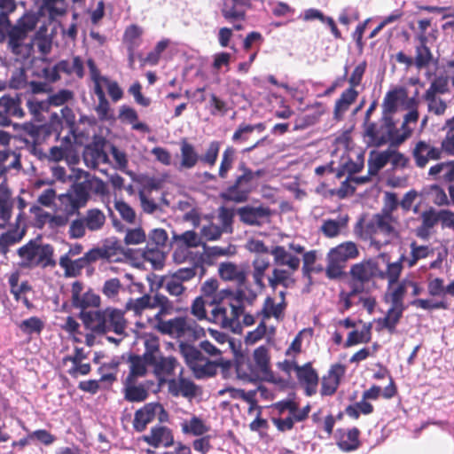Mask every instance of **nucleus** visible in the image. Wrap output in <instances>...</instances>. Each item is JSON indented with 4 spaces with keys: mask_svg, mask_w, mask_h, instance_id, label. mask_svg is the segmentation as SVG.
<instances>
[{
    "mask_svg": "<svg viewBox=\"0 0 454 454\" xmlns=\"http://www.w3.org/2000/svg\"><path fill=\"white\" fill-rule=\"evenodd\" d=\"M54 249L50 244H43L40 239H31L17 250L21 258L20 265L23 268H47L56 265L53 259Z\"/></svg>",
    "mask_w": 454,
    "mask_h": 454,
    "instance_id": "obj_8",
    "label": "nucleus"
},
{
    "mask_svg": "<svg viewBox=\"0 0 454 454\" xmlns=\"http://www.w3.org/2000/svg\"><path fill=\"white\" fill-rule=\"evenodd\" d=\"M390 148L381 152H372L368 159V174L376 176L390 160Z\"/></svg>",
    "mask_w": 454,
    "mask_h": 454,
    "instance_id": "obj_39",
    "label": "nucleus"
},
{
    "mask_svg": "<svg viewBox=\"0 0 454 454\" xmlns=\"http://www.w3.org/2000/svg\"><path fill=\"white\" fill-rule=\"evenodd\" d=\"M399 222L389 210H381L373 215L369 220H360L355 226L354 231L360 239L370 240L378 249L382 244H388L398 237Z\"/></svg>",
    "mask_w": 454,
    "mask_h": 454,
    "instance_id": "obj_2",
    "label": "nucleus"
},
{
    "mask_svg": "<svg viewBox=\"0 0 454 454\" xmlns=\"http://www.w3.org/2000/svg\"><path fill=\"white\" fill-rule=\"evenodd\" d=\"M370 326H364L361 332L352 331L348 335L345 347H351L358 343H367L370 340Z\"/></svg>",
    "mask_w": 454,
    "mask_h": 454,
    "instance_id": "obj_63",
    "label": "nucleus"
},
{
    "mask_svg": "<svg viewBox=\"0 0 454 454\" xmlns=\"http://www.w3.org/2000/svg\"><path fill=\"white\" fill-rule=\"evenodd\" d=\"M83 160L90 168H97L101 163L108 161V156L104 149L98 145H90L84 148Z\"/></svg>",
    "mask_w": 454,
    "mask_h": 454,
    "instance_id": "obj_34",
    "label": "nucleus"
},
{
    "mask_svg": "<svg viewBox=\"0 0 454 454\" xmlns=\"http://www.w3.org/2000/svg\"><path fill=\"white\" fill-rule=\"evenodd\" d=\"M19 280L20 273L18 271L12 272L8 278L10 291L16 301L20 300V295L31 289L27 282L19 284Z\"/></svg>",
    "mask_w": 454,
    "mask_h": 454,
    "instance_id": "obj_58",
    "label": "nucleus"
},
{
    "mask_svg": "<svg viewBox=\"0 0 454 454\" xmlns=\"http://www.w3.org/2000/svg\"><path fill=\"white\" fill-rule=\"evenodd\" d=\"M358 91L353 88H348L340 94L336 100L333 108V118L336 121H341L350 106L356 100Z\"/></svg>",
    "mask_w": 454,
    "mask_h": 454,
    "instance_id": "obj_33",
    "label": "nucleus"
},
{
    "mask_svg": "<svg viewBox=\"0 0 454 454\" xmlns=\"http://www.w3.org/2000/svg\"><path fill=\"white\" fill-rule=\"evenodd\" d=\"M399 93H401L403 96H406V92L403 89H400L399 90L389 91L387 93L382 103L383 116L392 117V114L396 111L397 103L399 100Z\"/></svg>",
    "mask_w": 454,
    "mask_h": 454,
    "instance_id": "obj_50",
    "label": "nucleus"
},
{
    "mask_svg": "<svg viewBox=\"0 0 454 454\" xmlns=\"http://www.w3.org/2000/svg\"><path fill=\"white\" fill-rule=\"evenodd\" d=\"M16 9L15 0H0V32L10 27L9 15Z\"/></svg>",
    "mask_w": 454,
    "mask_h": 454,
    "instance_id": "obj_57",
    "label": "nucleus"
},
{
    "mask_svg": "<svg viewBox=\"0 0 454 454\" xmlns=\"http://www.w3.org/2000/svg\"><path fill=\"white\" fill-rule=\"evenodd\" d=\"M270 263L268 258L256 257L252 262V277L256 287L262 291L265 289L264 278L266 270L269 269Z\"/></svg>",
    "mask_w": 454,
    "mask_h": 454,
    "instance_id": "obj_40",
    "label": "nucleus"
},
{
    "mask_svg": "<svg viewBox=\"0 0 454 454\" xmlns=\"http://www.w3.org/2000/svg\"><path fill=\"white\" fill-rule=\"evenodd\" d=\"M80 318L86 328L97 333L114 332L121 335L126 329L123 312L116 309L81 311Z\"/></svg>",
    "mask_w": 454,
    "mask_h": 454,
    "instance_id": "obj_5",
    "label": "nucleus"
},
{
    "mask_svg": "<svg viewBox=\"0 0 454 454\" xmlns=\"http://www.w3.org/2000/svg\"><path fill=\"white\" fill-rule=\"evenodd\" d=\"M104 259L112 260L121 251V244L115 239H106L101 246L98 247Z\"/></svg>",
    "mask_w": 454,
    "mask_h": 454,
    "instance_id": "obj_61",
    "label": "nucleus"
},
{
    "mask_svg": "<svg viewBox=\"0 0 454 454\" xmlns=\"http://www.w3.org/2000/svg\"><path fill=\"white\" fill-rule=\"evenodd\" d=\"M146 365L148 363L145 358V354L142 356H131L129 358V373L125 380H137V377L145 376L147 372Z\"/></svg>",
    "mask_w": 454,
    "mask_h": 454,
    "instance_id": "obj_47",
    "label": "nucleus"
},
{
    "mask_svg": "<svg viewBox=\"0 0 454 454\" xmlns=\"http://www.w3.org/2000/svg\"><path fill=\"white\" fill-rule=\"evenodd\" d=\"M358 254L356 244L352 241H346L330 249L327 260L333 263H344L348 260L356 258Z\"/></svg>",
    "mask_w": 454,
    "mask_h": 454,
    "instance_id": "obj_27",
    "label": "nucleus"
},
{
    "mask_svg": "<svg viewBox=\"0 0 454 454\" xmlns=\"http://www.w3.org/2000/svg\"><path fill=\"white\" fill-rule=\"evenodd\" d=\"M60 73L78 79L84 77V62L79 56H74L68 59H62L53 67L42 69L41 76L49 82H54L60 79Z\"/></svg>",
    "mask_w": 454,
    "mask_h": 454,
    "instance_id": "obj_12",
    "label": "nucleus"
},
{
    "mask_svg": "<svg viewBox=\"0 0 454 454\" xmlns=\"http://www.w3.org/2000/svg\"><path fill=\"white\" fill-rule=\"evenodd\" d=\"M114 207L126 223L130 224L136 223V212L128 203L123 200H119L115 202Z\"/></svg>",
    "mask_w": 454,
    "mask_h": 454,
    "instance_id": "obj_64",
    "label": "nucleus"
},
{
    "mask_svg": "<svg viewBox=\"0 0 454 454\" xmlns=\"http://www.w3.org/2000/svg\"><path fill=\"white\" fill-rule=\"evenodd\" d=\"M200 348L201 350L192 345L181 341L179 352L197 379L212 377L215 375L219 364L216 361H211L207 358L202 354V351L215 358L221 356V351L208 340L201 341Z\"/></svg>",
    "mask_w": 454,
    "mask_h": 454,
    "instance_id": "obj_3",
    "label": "nucleus"
},
{
    "mask_svg": "<svg viewBox=\"0 0 454 454\" xmlns=\"http://www.w3.org/2000/svg\"><path fill=\"white\" fill-rule=\"evenodd\" d=\"M141 440L153 448L170 447L174 444L172 430L166 426L153 427L148 434H144Z\"/></svg>",
    "mask_w": 454,
    "mask_h": 454,
    "instance_id": "obj_21",
    "label": "nucleus"
},
{
    "mask_svg": "<svg viewBox=\"0 0 454 454\" xmlns=\"http://www.w3.org/2000/svg\"><path fill=\"white\" fill-rule=\"evenodd\" d=\"M360 431L356 427L351 429H337L335 436L337 438V446L344 452H351L357 450L360 446Z\"/></svg>",
    "mask_w": 454,
    "mask_h": 454,
    "instance_id": "obj_30",
    "label": "nucleus"
},
{
    "mask_svg": "<svg viewBox=\"0 0 454 454\" xmlns=\"http://www.w3.org/2000/svg\"><path fill=\"white\" fill-rule=\"evenodd\" d=\"M238 174L234 181L220 192V198L224 201L244 203L249 199L251 192L257 186V180L263 175L262 169L254 171L245 162L238 166Z\"/></svg>",
    "mask_w": 454,
    "mask_h": 454,
    "instance_id": "obj_6",
    "label": "nucleus"
},
{
    "mask_svg": "<svg viewBox=\"0 0 454 454\" xmlns=\"http://www.w3.org/2000/svg\"><path fill=\"white\" fill-rule=\"evenodd\" d=\"M236 372L239 379L247 381H255L261 377L250 359L246 357L237 360Z\"/></svg>",
    "mask_w": 454,
    "mask_h": 454,
    "instance_id": "obj_43",
    "label": "nucleus"
},
{
    "mask_svg": "<svg viewBox=\"0 0 454 454\" xmlns=\"http://www.w3.org/2000/svg\"><path fill=\"white\" fill-rule=\"evenodd\" d=\"M348 216L339 215L336 219H328L323 222L321 231L327 238H334L347 228Z\"/></svg>",
    "mask_w": 454,
    "mask_h": 454,
    "instance_id": "obj_38",
    "label": "nucleus"
},
{
    "mask_svg": "<svg viewBox=\"0 0 454 454\" xmlns=\"http://www.w3.org/2000/svg\"><path fill=\"white\" fill-rule=\"evenodd\" d=\"M180 160L174 161L173 167L178 171L193 168L200 162V154L194 145L188 142L186 138L181 139Z\"/></svg>",
    "mask_w": 454,
    "mask_h": 454,
    "instance_id": "obj_20",
    "label": "nucleus"
},
{
    "mask_svg": "<svg viewBox=\"0 0 454 454\" xmlns=\"http://www.w3.org/2000/svg\"><path fill=\"white\" fill-rule=\"evenodd\" d=\"M257 293L249 286L238 287L235 291L223 289L208 301L211 308L207 319L223 329L240 333L239 317L245 304L253 305Z\"/></svg>",
    "mask_w": 454,
    "mask_h": 454,
    "instance_id": "obj_1",
    "label": "nucleus"
},
{
    "mask_svg": "<svg viewBox=\"0 0 454 454\" xmlns=\"http://www.w3.org/2000/svg\"><path fill=\"white\" fill-rule=\"evenodd\" d=\"M270 254L273 256L276 266H286L291 270H297L300 268L301 259L298 255L288 251L284 246L273 247Z\"/></svg>",
    "mask_w": 454,
    "mask_h": 454,
    "instance_id": "obj_29",
    "label": "nucleus"
},
{
    "mask_svg": "<svg viewBox=\"0 0 454 454\" xmlns=\"http://www.w3.org/2000/svg\"><path fill=\"white\" fill-rule=\"evenodd\" d=\"M11 139V134L0 129V160H12L15 156H20V153L10 148Z\"/></svg>",
    "mask_w": 454,
    "mask_h": 454,
    "instance_id": "obj_59",
    "label": "nucleus"
},
{
    "mask_svg": "<svg viewBox=\"0 0 454 454\" xmlns=\"http://www.w3.org/2000/svg\"><path fill=\"white\" fill-rule=\"evenodd\" d=\"M157 413L168 416L167 411L159 403H148L137 410L132 421L134 430L138 433L144 432L147 426L155 419Z\"/></svg>",
    "mask_w": 454,
    "mask_h": 454,
    "instance_id": "obj_17",
    "label": "nucleus"
},
{
    "mask_svg": "<svg viewBox=\"0 0 454 454\" xmlns=\"http://www.w3.org/2000/svg\"><path fill=\"white\" fill-rule=\"evenodd\" d=\"M254 367L262 376H267L270 372L269 350L265 346H260L254 349L253 354Z\"/></svg>",
    "mask_w": 454,
    "mask_h": 454,
    "instance_id": "obj_41",
    "label": "nucleus"
},
{
    "mask_svg": "<svg viewBox=\"0 0 454 454\" xmlns=\"http://www.w3.org/2000/svg\"><path fill=\"white\" fill-rule=\"evenodd\" d=\"M13 200L10 189L0 192V219L6 223L12 216Z\"/></svg>",
    "mask_w": 454,
    "mask_h": 454,
    "instance_id": "obj_56",
    "label": "nucleus"
},
{
    "mask_svg": "<svg viewBox=\"0 0 454 454\" xmlns=\"http://www.w3.org/2000/svg\"><path fill=\"white\" fill-rule=\"evenodd\" d=\"M204 274V267L200 262H193L191 267H184L178 269L172 275L176 279L180 281H188L192 279L196 275H200V277Z\"/></svg>",
    "mask_w": 454,
    "mask_h": 454,
    "instance_id": "obj_48",
    "label": "nucleus"
},
{
    "mask_svg": "<svg viewBox=\"0 0 454 454\" xmlns=\"http://www.w3.org/2000/svg\"><path fill=\"white\" fill-rule=\"evenodd\" d=\"M364 134L368 137V144L380 147L387 143L399 145L410 137V131L401 132L395 126L393 117L381 115L378 122H372L364 127Z\"/></svg>",
    "mask_w": 454,
    "mask_h": 454,
    "instance_id": "obj_7",
    "label": "nucleus"
},
{
    "mask_svg": "<svg viewBox=\"0 0 454 454\" xmlns=\"http://www.w3.org/2000/svg\"><path fill=\"white\" fill-rule=\"evenodd\" d=\"M86 179L73 185L71 192L59 195V211L68 216L80 215V209L86 206L90 199V192L94 189L96 192H101L104 189L102 180L92 177L89 173L85 174Z\"/></svg>",
    "mask_w": 454,
    "mask_h": 454,
    "instance_id": "obj_4",
    "label": "nucleus"
},
{
    "mask_svg": "<svg viewBox=\"0 0 454 454\" xmlns=\"http://www.w3.org/2000/svg\"><path fill=\"white\" fill-rule=\"evenodd\" d=\"M237 151L233 146H227L221 156L220 166L218 168V176L221 179H227L230 171L233 168L236 160Z\"/></svg>",
    "mask_w": 454,
    "mask_h": 454,
    "instance_id": "obj_44",
    "label": "nucleus"
},
{
    "mask_svg": "<svg viewBox=\"0 0 454 454\" xmlns=\"http://www.w3.org/2000/svg\"><path fill=\"white\" fill-rule=\"evenodd\" d=\"M222 143L218 140H212L207 145L203 154L200 155V162L213 167L215 165L219 156Z\"/></svg>",
    "mask_w": 454,
    "mask_h": 454,
    "instance_id": "obj_52",
    "label": "nucleus"
},
{
    "mask_svg": "<svg viewBox=\"0 0 454 454\" xmlns=\"http://www.w3.org/2000/svg\"><path fill=\"white\" fill-rule=\"evenodd\" d=\"M73 306L77 309H81L82 311H86L88 308H97L100 305V297L96 294L93 291L88 290L83 293L77 300L73 303Z\"/></svg>",
    "mask_w": 454,
    "mask_h": 454,
    "instance_id": "obj_53",
    "label": "nucleus"
},
{
    "mask_svg": "<svg viewBox=\"0 0 454 454\" xmlns=\"http://www.w3.org/2000/svg\"><path fill=\"white\" fill-rule=\"evenodd\" d=\"M0 108L10 117L22 118L25 115V112L21 107V99L17 95L12 97L10 95H4L0 98Z\"/></svg>",
    "mask_w": 454,
    "mask_h": 454,
    "instance_id": "obj_36",
    "label": "nucleus"
},
{
    "mask_svg": "<svg viewBox=\"0 0 454 454\" xmlns=\"http://www.w3.org/2000/svg\"><path fill=\"white\" fill-rule=\"evenodd\" d=\"M372 411L373 406L364 399L360 402L356 403L355 404L348 405L345 409V413L355 419H357L359 418L360 413L368 415L371 414Z\"/></svg>",
    "mask_w": 454,
    "mask_h": 454,
    "instance_id": "obj_60",
    "label": "nucleus"
},
{
    "mask_svg": "<svg viewBox=\"0 0 454 454\" xmlns=\"http://www.w3.org/2000/svg\"><path fill=\"white\" fill-rule=\"evenodd\" d=\"M420 43L416 46V56L413 59V65L418 69L427 67L432 60V53L430 49L426 45L427 38L422 35L419 37Z\"/></svg>",
    "mask_w": 454,
    "mask_h": 454,
    "instance_id": "obj_45",
    "label": "nucleus"
},
{
    "mask_svg": "<svg viewBox=\"0 0 454 454\" xmlns=\"http://www.w3.org/2000/svg\"><path fill=\"white\" fill-rule=\"evenodd\" d=\"M350 280L348 286L350 288L357 286L359 292L364 293V285L373 278L382 277L381 270L375 261L368 260L354 264L350 268Z\"/></svg>",
    "mask_w": 454,
    "mask_h": 454,
    "instance_id": "obj_14",
    "label": "nucleus"
},
{
    "mask_svg": "<svg viewBox=\"0 0 454 454\" xmlns=\"http://www.w3.org/2000/svg\"><path fill=\"white\" fill-rule=\"evenodd\" d=\"M145 358L148 365L153 368V373L162 382L168 376L175 374V371L181 368L178 361L174 356H163L159 349L158 340L155 339L145 340Z\"/></svg>",
    "mask_w": 454,
    "mask_h": 454,
    "instance_id": "obj_10",
    "label": "nucleus"
},
{
    "mask_svg": "<svg viewBox=\"0 0 454 454\" xmlns=\"http://www.w3.org/2000/svg\"><path fill=\"white\" fill-rule=\"evenodd\" d=\"M121 293H125V288L117 278L106 280L102 286V294L113 301H117Z\"/></svg>",
    "mask_w": 454,
    "mask_h": 454,
    "instance_id": "obj_49",
    "label": "nucleus"
},
{
    "mask_svg": "<svg viewBox=\"0 0 454 454\" xmlns=\"http://www.w3.org/2000/svg\"><path fill=\"white\" fill-rule=\"evenodd\" d=\"M209 430V427L203 420L193 416L189 422L182 423V431L184 434H191L196 436L202 435Z\"/></svg>",
    "mask_w": 454,
    "mask_h": 454,
    "instance_id": "obj_55",
    "label": "nucleus"
},
{
    "mask_svg": "<svg viewBox=\"0 0 454 454\" xmlns=\"http://www.w3.org/2000/svg\"><path fill=\"white\" fill-rule=\"evenodd\" d=\"M404 309L405 308H398L391 304V307L387 311L385 317L380 319L379 322L381 324L382 327L387 329L390 333H393L402 317Z\"/></svg>",
    "mask_w": 454,
    "mask_h": 454,
    "instance_id": "obj_51",
    "label": "nucleus"
},
{
    "mask_svg": "<svg viewBox=\"0 0 454 454\" xmlns=\"http://www.w3.org/2000/svg\"><path fill=\"white\" fill-rule=\"evenodd\" d=\"M155 328L172 338L188 340L199 339L204 333L197 322L190 317H176L169 320H163L160 317Z\"/></svg>",
    "mask_w": 454,
    "mask_h": 454,
    "instance_id": "obj_9",
    "label": "nucleus"
},
{
    "mask_svg": "<svg viewBox=\"0 0 454 454\" xmlns=\"http://www.w3.org/2000/svg\"><path fill=\"white\" fill-rule=\"evenodd\" d=\"M424 99L427 103V110L429 113H433L435 115H443L447 110L446 102L437 96H423Z\"/></svg>",
    "mask_w": 454,
    "mask_h": 454,
    "instance_id": "obj_62",
    "label": "nucleus"
},
{
    "mask_svg": "<svg viewBox=\"0 0 454 454\" xmlns=\"http://www.w3.org/2000/svg\"><path fill=\"white\" fill-rule=\"evenodd\" d=\"M289 364L294 366L297 379L300 384L304 387L305 395L307 396L315 395L318 385V375L315 369H313L311 364L307 363L301 366L296 363Z\"/></svg>",
    "mask_w": 454,
    "mask_h": 454,
    "instance_id": "obj_19",
    "label": "nucleus"
},
{
    "mask_svg": "<svg viewBox=\"0 0 454 454\" xmlns=\"http://www.w3.org/2000/svg\"><path fill=\"white\" fill-rule=\"evenodd\" d=\"M218 272L220 277L224 280L236 281L239 286H247L246 273L232 262H223L219 265Z\"/></svg>",
    "mask_w": 454,
    "mask_h": 454,
    "instance_id": "obj_35",
    "label": "nucleus"
},
{
    "mask_svg": "<svg viewBox=\"0 0 454 454\" xmlns=\"http://www.w3.org/2000/svg\"><path fill=\"white\" fill-rule=\"evenodd\" d=\"M296 270H291L289 268L282 269L279 266L275 267L272 270L271 275L268 277V283L270 287L273 290L278 286L284 288H290L294 286L295 279L293 278V274Z\"/></svg>",
    "mask_w": 454,
    "mask_h": 454,
    "instance_id": "obj_31",
    "label": "nucleus"
},
{
    "mask_svg": "<svg viewBox=\"0 0 454 454\" xmlns=\"http://www.w3.org/2000/svg\"><path fill=\"white\" fill-rule=\"evenodd\" d=\"M415 163L419 168H424L430 160H441V153L438 147L432 146L425 141H419L412 152Z\"/></svg>",
    "mask_w": 454,
    "mask_h": 454,
    "instance_id": "obj_28",
    "label": "nucleus"
},
{
    "mask_svg": "<svg viewBox=\"0 0 454 454\" xmlns=\"http://www.w3.org/2000/svg\"><path fill=\"white\" fill-rule=\"evenodd\" d=\"M25 235V230L10 229L0 235V254L6 255L11 247L19 243Z\"/></svg>",
    "mask_w": 454,
    "mask_h": 454,
    "instance_id": "obj_42",
    "label": "nucleus"
},
{
    "mask_svg": "<svg viewBox=\"0 0 454 454\" xmlns=\"http://www.w3.org/2000/svg\"><path fill=\"white\" fill-rule=\"evenodd\" d=\"M106 215L98 208L88 209L82 217L74 219L69 225L68 234L72 239H81L86 234V230L98 231L106 223Z\"/></svg>",
    "mask_w": 454,
    "mask_h": 454,
    "instance_id": "obj_11",
    "label": "nucleus"
},
{
    "mask_svg": "<svg viewBox=\"0 0 454 454\" xmlns=\"http://www.w3.org/2000/svg\"><path fill=\"white\" fill-rule=\"evenodd\" d=\"M149 381L137 384V380H125L123 382V394L126 401L130 403H141L149 396Z\"/></svg>",
    "mask_w": 454,
    "mask_h": 454,
    "instance_id": "obj_25",
    "label": "nucleus"
},
{
    "mask_svg": "<svg viewBox=\"0 0 454 454\" xmlns=\"http://www.w3.org/2000/svg\"><path fill=\"white\" fill-rule=\"evenodd\" d=\"M38 19L35 14L26 13L9 32H19L20 35L27 37V33L35 28Z\"/></svg>",
    "mask_w": 454,
    "mask_h": 454,
    "instance_id": "obj_46",
    "label": "nucleus"
},
{
    "mask_svg": "<svg viewBox=\"0 0 454 454\" xmlns=\"http://www.w3.org/2000/svg\"><path fill=\"white\" fill-rule=\"evenodd\" d=\"M240 221L248 225H262L270 215V209L267 207L246 206L238 209Z\"/></svg>",
    "mask_w": 454,
    "mask_h": 454,
    "instance_id": "obj_23",
    "label": "nucleus"
},
{
    "mask_svg": "<svg viewBox=\"0 0 454 454\" xmlns=\"http://www.w3.org/2000/svg\"><path fill=\"white\" fill-rule=\"evenodd\" d=\"M22 169L21 157L15 156L12 160H0V192L8 190V176H17Z\"/></svg>",
    "mask_w": 454,
    "mask_h": 454,
    "instance_id": "obj_32",
    "label": "nucleus"
},
{
    "mask_svg": "<svg viewBox=\"0 0 454 454\" xmlns=\"http://www.w3.org/2000/svg\"><path fill=\"white\" fill-rule=\"evenodd\" d=\"M345 373V367L340 364H335L331 366L326 375L322 378L320 394L323 396L333 395L340 382L341 377Z\"/></svg>",
    "mask_w": 454,
    "mask_h": 454,
    "instance_id": "obj_24",
    "label": "nucleus"
},
{
    "mask_svg": "<svg viewBox=\"0 0 454 454\" xmlns=\"http://www.w3.org/2000/svg\"><path fill=\"white\" fill-rule=\"evenodd\" d=\"M184 369L181 367L177 379L167 380L168 389L173 396H183L188 399L197 395V386L190 379L183 377Z\"/></svg>",
    "mask_w": 454,
    "mask_h": 454,
    "instance_id": "obj_22",
    "label": "nucleus"
},
{
    "mask_svg": "<svg viewBox=\"0 0 454 454\" xmlns=\"http://www.w3.org/2000/svg\"><path fill=\"white\" fill-rule=\"evenodd\" d=\"M23 130L31 137L32 141L42 142L51 137L59 140L62 130V121L57 114H53L47 123L42 125L24 123Z\"/></svg>",
    "mask_w": 454,
    "mask_h": 454,
    "instance_id": "obj_15",
    "label": "nucleus"
},
{
    "mask_svg": "<svg viewBox=\"0 0 454 454\" xmlns=\"http://www.w3.org/2000/svg\"><path fill=\"white\" fill-rule=\"evenodd\" d=\"M145 241L146 246L143 253L145 259L153 263L159 262V265H162L164 260L162 248L168 241L166 231L160 228L152 230L146 236Z\"/></svg>",
    "mask_w": 454,
    "mask_h": 454,
    "instance_id": "obj_16",
    "label": "nucleus"
},
{
    "mask_svg": "<svg viewBox=\"0 0 454 454\" xmlns=\"http://www.w3.org/2000/svg\"><path fill=\"white\" fill-rule=\"evenodd\" d=\"M20 330L27 335L40 334L44 328V322L37 317H31L19 324Z\"/></svg>",
    "mask_w": 454,
    "mask_h": 454,
    "instance_id": "obj_54",
    "label": "nucleus"
},
{
    "mask_svg": "<svg viewBox=\"0 0 454 454\" xmlns=\"http://www.w3.org/2000/svg\"><path fill=\"white\" fill-rule=\"evenodd\" d=\"M159 311L155 314L156 320L164 314L169 313L173 309L172 302L163 294H156L152 295H143L137 299H129L125 304L127 310H132L136 315L140 314L145 309H156Z\"/></svg>",
    "mask_w": 454,
    "mask_h": 454,
    "instance_id": "obj_13",
    "label": "nucleus"
},
{
    "mask_svg": "<svg viewBox=\"0 0 454 454\" xmlns=\"http://www.w3.org/2000/svg\"><path fill=\"white\" fill-rule=\"evenodd\" d=\"M251 0H222L221 13L228 22L245 21Z\"/></svg>",
    "mask_w": 454,
    "mask_h": 454,
    "instance_id": "obj_18",
    "label": "nucleus"
},
{
    "mask_svg": "<svg viewBox=\"0 0 454 454\" xmlns=\"http://www.w3.org/2000/svg\"><path fill=\"white\" fill-rule=\"evenodd\" d=\"M286 305V301H279L278 303H276L272 297L268 296L264 300L262 309L260 311H257L256 315H262L264 320L270 317L279 319L283 317Z\"/></svg>",
    "mask_w": 454,
    "mask_h": 454,
    "instance_id": "obj_37",
    "label": "nucleus"
},
{
    "mask_svg": "<svg viewBox=\"0 0 454 454\" xmlns=\"http://www.w3.org/2000/svg\"><path fill=\"white\" fill-rule=\"evenodd\" d=\"M26 36L19 35V32H8V49L15 55L16 60L27 59L32 52V43L25 42Z\"/></svg>",
    "mask_w": 454,
    "mask_h": 454,
    "instance_id": "obj_26",
    "label": "nucleus"
}]
</instances>
